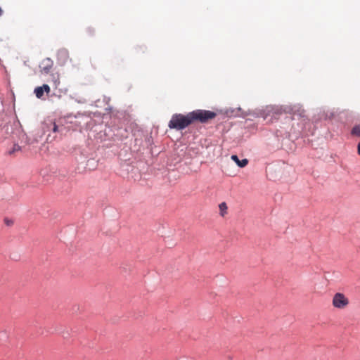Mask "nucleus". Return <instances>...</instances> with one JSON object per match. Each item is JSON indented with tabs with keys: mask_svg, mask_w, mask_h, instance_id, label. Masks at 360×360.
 <instances>
[{
	"mask_svg": "<svg viewBox=\"0 0 360 360\" xmlns=\"http://www.w3.org/2000/svg\"><path fill=\"white\" fill-rule=\"evenodd\" d=\"M192 124L190 113L186 115L174 114L169 122L168 127L176 130H182Z\"/></svg>",
	"mask_w": 360,
	"mask_h": 360,
	"instance_id": "nucleus-1",
	"label": "nucleus"
},
{
	"mask_svg": "<svg viewBox=\"0 0 360 360\" xmlns=\"http://www.w3.org/2000/svg\"><path fill=\"white\" fill-rule=\"evenodd\" d=\"M189 113L192 123L195 122L207 123L210 120L214 119L217 116V113L213 111L200 109L193 110Z\"/></svg>",
	"mask_w": 360,
	"mask_h": 360,
	"instance_id": "nucleus-2",
	"label": "nucleus"
},
{
	"mask_svg": "<svg viewBox=\"0 0 360 360\" xmlns=\"http://www.w3.org/2000/svg\"><path fill=\"white\" fill-rule=\"evenodd\" d=\"M349 303V299L342 292H336L332 300L333 306L339 309L346 308Z\"/></svg>",
	"mask_w": 360,
	"mask_h": 360,
	"instance_id": "nucleus-3",
	"label": "nucleus"
},
{
	"mask_svg": "<svg viewBox=\"0 0 360 360\" xmlns=\"http://www.w3.org/2000/svg\"><path fill=\"white\" fill-rule=\"evenodd\" d=\"M53 61L49 58L44 59L40 65L41 71L46 74L49 73L53 67Z\"/></svg>",
	"mask_w": 360,
	"mask_h": 360,
	"instance_id": "nucleus-4",
	"label": "nucleus"
},
{
	"mask_svg": "<svg viewBox=\"0 0 360 360\" xmlns=\"http://www.w3.org/2000/svg\"><path fill=\"white\" fill-rule=\"evenodd\" d=\"M231 159L237 164V165L240 167H245L248 163V160L247 159H243L242 160H240L238 157L236 155H233L231 156Z\"/></svg>",
	"mask_w": 360,
	"mask_h": 360,
	"instance_id": "nucleus-5",
	"label": "nucleus"
},
{
	"mask_svg": "<svg viewBox=\"0 0 360 360\" xmlns=\"http://www.w3.org/2000/svg\"><path fill=\"white\" fill-rule=\"evenodd\" d=\"M351 134L352 136H360V124H355L352 127L351 130Z\"/></svg>",
	"mask_w": 360,
	"mask_h": 360,
	"instance_id": "nucleus-6",
	"label": "nucleus"
},
{
	"mask_svg": "<svg viewBox=\"0 0 360 360\" xmlns=\"http://www.w3.org/2000/svg\"><path fill=\"white\" fill-rule=\"evenodd\" d=\"M219 207L221 216L224 217L226 214V211L228 209L226 202L220 203L219 205Z\"/></svg>",
	"mask_w": 360,
	"mask_h": 360,
	"instance_id": "nucleus-7",
	"label": "nucleus"
},
{
	"mask_svg": "<svg viewBox=\"0 0 360 360\" xmlns=\"http://www.w3.org/2000/svg\"><path fill=\"white\" fill-rule=\"evenodd\" d=\"M42 89H43L42 86H37V88H35L34 94H35L37 98H41L42 96H44V91H43Z\"/></svg>",
	"mask_w": 360,
	"mask_h": 360,
	"instance_id": "nucleus-8",
	"label": "nucleus"
},
{
	"mask_svg": "<svg viewBox=\"0 0 360 360\" xmlns=\"http://www.w3.org/2000/svg\"><path fill=\"white\" fill-rule=\"evenodd\" d=\"M297 112H298L297 113H296V112H295V113H294V115H293L294 117H295L296 115H299V116H300V117H304L305 116V115H304L305 111H304V110H302V109H299V110H297Z\"/></svg>",
	"mask_w": 360,
	"mask_h": 360,
	"instance_id": "nucleus-9",
	"label": "nucleus"
},
{
	"mask_svg": "<svg viewBox=\"0 0 360 360\" xmlns=\"http://www.w3.org/2000/svg\"><path fill=\"white\" fill-rule=\"evenodd\" d=\"M42 88L44 92H46L47 94L50 93L51 89L48 84H43Z\"/></svg>",
	"mask_w": 360,
	"mask_h": 360,
	"instance_id": "nucleus-10",
	"label": "nucleus"
},
{
	"mask_svg": "<svg viewBox=\"0 0 360 360\" xmlns=\"http://www.w3.org/2000/svg\"><path fill=\"white\" fill-rule=\"evenodd\" d=\"M20 150V147L18 145H14L13 150L10 152V153H14L15 151H18Z\"/></svg>",
	"mask_w": 360,
	"mask_h": 360,
	"instance_id": "nucleus-11",
	"label": "nucleus"
},
{
	"mask_svg": "<svg viewBox=\"0 0 360 360\" xmlns=\"http://www.w3.org/2000/svg\"><path fill=\"white\" fill-rule=\"evenodd\" d=\"M52 131H53V132H57V131H59V130H58V126L56 125V123H53V129H52Z\"/></svg>",
	"mask_w": 360,
	"mask_h": 360,
	"instance_id": "nucleus-12",
	"label": "nucleus"
},
{
	"mask_svg": "<svg viewBox=\"0 0 360 360\" xmlns=\"http://www.w3.org/2000/svg\"><path fill=\"white\" fill-rule=\"evenodd\" d=\"M274 108L273 107H267L266 108V110L268 112V113H270V112H272L273 111H274Z\"/></svg>",
	"mask_w": 360,
	"mask_h": 360,
	"instance_id": "nucleus-13",
	"label": "nucleus"
},
{
	"mask_svg": "<svg viewBox=\"0 0 360 360\" xmlns=\"http://www.w3.org/2000/svg\"><path fill=\"white\" fill-rule=\"evenodd\" d=\"M357 153L359 155H360V143L357 145Z\"/></svg>",
	"mask_w": 360,
	"mask_h": 360,
	"instance_id": "nucleus-14",
	"label": "nucleus"
},
{
	"mask_svg": "<svg viewBox=\"0 0 360 360\" xmlns=\"http://www.w3.org/2000/svg\"><path fill=\"white\" fill-rule=\"evenodd\" d=\"M178 360H192V359L191 358H188V357H182Z\"/></svg>",
	"mask_w": 360,
	"mask_h": 360,
	"instance_id": "nucleus-15",
	"label": "nucleus"
},
{
	"mask_svg": "<svg viewBox=\"0 0 360 360\" xmlns=\"http://www.w3.org/2000/svg\"><path fill=\"white\" fill-rule=\"evenodd\" d=\"M3 14V10L1 9V8L0 7V16L2 15Z\"/></svg>",
	"mask_w": 360,
	"mask_h": 360,
	"instance_id": "nucleus-16",
	"label": "nucleus"
}]
</instances>
